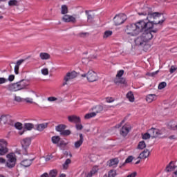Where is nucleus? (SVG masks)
<instances>
[{"mask_svg": "<svg viewBox=\"0 0 177 177\" xmlns=\"http://www.w3.org/2000/svg\"><path fill=\"white\" fill-rule=\"evenodd\" d=\"M124 70H120L119 71H118L117 74H116V78H121V77H122V75H124Z\"/></svg>", "mask_w": 177, "mask_h": 177, "instance_id": "46", "label": "nucleus"}, {"mask_svg": "<svg viewBox=\"0 0 177 177\" xmlns=\"http://www.w3.org/2000/svg\"><path fill=\"white\" fill-rule=\"evenodd\" d=\"M172 164H174V162H170L169 164L166 167L167 172H171L175 168V167L172 165Z\"/></svg>", "mask_w": 177, "mask_h": 177, "instance_id": "35", "label": "nucleus"}, {"mask_svg": "<svg viewBox=\"0 0 177 177\" xmlns=\"http://www.w3.org/2000/svg\"><path fill=\"white\" fill-rule=\"evenodd\" d=\"M19 66H17V65H15L14 71H15V73L17 75L19 74Z\"/></svg>", "mask_w": 177, "mask_h": 177, "instance_id": "63", "label": "nucleus"}, {"mask_svg": "<svg viewBox=\"0 0 177 177\" xmlns=\"http://www.w3.org/2000/svg\"><path fill=\"white\" fill-rule=\"evenodd\" d=\"M150 156V151L149 149H145L142 153L139 155V158H147Z\"/></svg>", "mask_w": 177, "mask_h": 177, "instance_id": "24", "label": "nucleus"}, {"mask_svg": "<svg viewBox=\"0 0 177 177\" xmlns=\"http://www.w3.org/2000/svg\"><path fill=\"white\" fill-rule=\"evenodd\" d=\"M132 161H133V156H129L126 160L124 161V162L122 165V167H124V165H125V164H129L130 162H132Z\"/></svg>", "mask_w": 177, "mask_h": 177, "instance_id": "37", "label": "nucleus"}, {"mask_svg": "<svg viewBox=\"0 0 177 177\" xmlns=\"http://www.w3.org/2000/svg\"><path fill=\"white\" fill-rule=\"evenodd\" d=\"M113 35V31L111 30H106L104 32V38H109V37H111Z\"/></svg>", "mask_w": 177, "mask_h": 177, "instance_id": "40", "label": "nucleus"}, {"mask_svg": "<svg viewBox=\"0 0 177 177\" xmlns=\"http://www.w3.org/2000/svg\"><path fill=\"white\" fill-rule=\"evenodd\" d=\"M68 121L73 124H81V118L75 115H69L68 116Z\"/></svg>", "mask_w": 177, "mask_h": 177, "instance_id": "12", "label": "nucleus"}, {"mask_svg": "<svg viewBox=\"0 0 177 177\" xmlns=\"http://www.w3.org/2000/svg\"><path fill=\"white\" fill-rule=\"evenodd\" d=\"M97 171H99V167H97V166H94L90 172L82 173L81 174V177H92L93 175L97 174Z\"/></svg>", "mask_w": 177, "mask_h": 177, "instance_id": "11", "label": "nucleus"}, {"mask_svg": "<svg viewBox=\"0 0 177 177\" xmlns=\"http://www.w3.org/2000/svg\"><path fill=\"white\" fill-rule=\"evenodd\" d=\"M41 74H43V75H48L49 74V71L48 68L41 69Z\"/></svg>", "mask_w": 177, "mask_h": 177, "instance_id": "54", "label": "nucleus"}, {"mask_svg": "<svg viewBox=\"0 0 177 177\" xmlns=\"http://www.w3.org/2000/svg\"><path fill=\"white\" fill-rule=\"evenodd\" d=\"M68 143L66 142L64 140H62L59 142V144L58 145V146L59 147H62V146H67Z\"/></svg>", "mask_w": 177, "mask_h": 177, "instance_id": "60", "label": "nucleus"}, {"mask_svg": "<svg viewBox=\"0 0 177 177\" xmlns=\"http://www.w3.org/2000/svg\"><path fill=\"white\" fill-rule=\"evenodd\" d=\"M138 147V149L143 150V149H145L146 147V143L145 142V141L140 142Z\"/></svg>", "mask_w": 177, "mask_h": 177, "instance_id": "44", "label": "nucleus"}, {"mask_svg": "<svg viewBox=\"0 0 177 177\" xmlns=\"http://www.w3.org/2000/svg\"><path fill=\"white\" fill-rule=\"evenodd\" d=\"M19 2L17 0H10L8 1L9 6H17Z\"/></svg>", "mask_w": 177, "mask_h": 177, "instance_id": "41", "label": "nucleus"}, {"mask_svg": "<svg viewBox=\"0 0 177 177\" xmlns=\"http://www.w3.org/2000/svg\"><path fill=\"white\" fill-rule=\"evenodd\" d=\"M106 103H113V102H114V100L111 97H106Z\"/></svg>", "mask_w": 177, "mask_h": 177, "instance_id": "56", "label": "nucleus"}, {"mask_svg": "<svg viewBox=\"0 0 177 177\" xmlns=\"http://www.w3.org/2000/svg\"><path fill=\"white\" fill-rule=\"evenodd\" d=\"M24 127L26 131H32L34 129V124L32 123H25Z\"/></svg>", "mask_w": 177, "mask_h": 177, "instance_id": "28", "label": "nucleus"}, {"mask_svg": "<svg viewBox=\"0 0 177 177\" xmlns=\"http://www.w3.org/2000/svg\"><path fill=\"white\" fill-rule=\"evenodd\" d=\"M93 117H96V112H91L90 113H87L85 115V120H89L91 118H93Z\"/></svg>", "mask_w": 177, "mask_h": 177, "instance_id": "32", "label": "nucleus"}, {"mask_svg": "<svg viewBox=\"0 0 177 177\" xmlns=\"http://www.w3.org/2000/svg\"><path fill=\"white\" fill-rule=\"evenodd\" d=\"M142 139L145 140H147V139H150L151 138V134L149 132V130L147 133H145L144 134H142Z\"/></svg>", "mask_w": 177, "mask_h": 177, "instance_id": "38", "label": "nucleus"}, {"mask_svg": "<svg viewBox=\"0 0 177 177\" xmlns=\"http://www.w3.org/2000/svg\"><path fill=\"white\" fill-rule=\"evenodd\" d=\"M87 80L89 82L97 81V74L93 71H88L87 73Z\"/></svg>", "mask_w": 177, "mask_h": 177, "instance_id": "8", "label": "nucleus"}, {"mask_svg": "<svg viewBox=\"0 0 177 177\" xmlns=\"http://www.w3.org/2000/svg\"><path fill=\"white\" fill-rule=\"evenodd\" d=\"M24 100L26 103H32V98L27 97Z\"/></svg>", "mask_w": 177, "mask_h": 177, "instance_id": "62", "label": "nucleus"}, {"mask_svg": "<svg viewBox=\"0 0 177 177\" xmlns=\"http://www.w3.org/2000/svg\"><path fill=\"white\" fill-rule=\"evenodd\" d=\"M135 44L137 46H142V45H145L146 46V41H145L143 36H140L137 37L135 39Z\"/></svg>", "mask_w": 177, "mask_h": 177, "instance_id": "17", "label": "nucleus"}, {"mask_svg": "<svg viewBox=\"0 0 177 177\" xmlns=\"http://www.w3.org/2000/svg\"><path fill=\"white\" fill-rule=\"evenodd\" d=\"M139 16H147L146 19L149 21H151V20H156V19H158V17H161V13L160 12H151V8L146 7L145 11L142 12H138Z\"/></svg>", "mask_w": 177, "mask_h": 177, "instance_id": "3", "label": "nucleus"}, {"mask_svg": "<svg viewBox=\"0 0 177 177\" xmlns=\"http://www.w3.org/2000/svg\"><path fill=\"white\" fill-rule=\"evenodd\" d=\"M102 107H103V110L104 111H107V110H109V109H111V107L114 108L115 106H114V105H111V106H110V105H103Z\"/></svg>", "mask_w": 177, "mask_h": 177, "instance_id": "52", "label": "nucleus"}, {"mask_svg": "<svg viewBox=\"0 0 177 177\" xmlns=\"http://www.w3.org/2000/svg\"><path fill=\"white\" fill-rule=\"evenodd\" d=\"M40 177H49V174L44 173L40 176Z\"/></svg>", "mask_w": 177, "mask_h": 177, "instance_id": "64", "label": "nucleus"}, {"mask_svg": "<svg viewBox=\"0 0 177 177\" xmlns=\"http://www.w3.org/2000/svg\"><path fill=\"white\" fill-rule=\"evenodd\" d=\"M82 128H84L82 124H80V123L76 124V129H77V131H81V129H82Z\"/></svg>", "mask_w": 177, "mask_h": 177, "instance_id": "61", "label": "nucleus"}, {"mask_svg": "<svg viewBox=\"0 0 177 177\" xmlns=\"http://www.w3.org/2000/svg\"><path fill=\"white\" fill-rule=\"evenodd\" d=\"M126 96L129 102H133V93L132 91L128 92Z\"/></svg>", "mask_w": 177, "mask_h": 177, "instance_id": "36", "label": "nucleus"}, {"mask_svg": "<svg viewBox=\"0 0 177 177\" xmlns=\"http://www.w3.org/2000/svg\"><path fill=\"white\" fill-rule=\"evenodd\" d=\"M95 110H96V115L98 113H102V111H103V106L102 105H97L95 106Z\"/></svg>", "mask_w": 177, "mask_h": 177, "instance_id": "45", "label": "nucleus"}, {"mask_svg": "<svg viewBox=\"0 0 177 177\" xmlns=\"http://www.w3.org/2000/svg\"><path fill=\"white\" fill-rule=\"evenodd\" d=\"M51 140H52V142L54 144V145H57V143H59L60 142V137L59 136H53L51 138Z\"/></svg>", "mask_w": 177, "mask_h": 177, "instance_id": "33", "label": "nucleus"}, {"mask_svg": "<svg viewBox=\"0 0 177 177\" xmlns=\"http://www.w3.org/2000/svg\"><path fill=\"white\" fill-rule=\"evenodd\" d=\"M23 63H24V59H19L17 62L16 65L18 67H20V66H21V64H23Z\"/></svg>", "mask_w": 177, "mask_h": 177, "instance_id": "57", "label": "nucleus"}, {"mask_svg": "<svg viewBox=\"0 0 177 177\" xmlns=\"http://www.w3.org/2000/svg\"><path fill=\"white\" fill-rule=\"evenodd\" d=\"M167 86V82H163L159 84L158 85V89H164Z\"/></svg>", "mask_w": 177, "mask_h": 177, "instance_id": "48", "label": "nucleus"}, {"mask_svg": "<svg viewBox=\"0 0 177 177\" xmlns=\"http://www.w3.org/2000/svg\"><path fill=\"white\" fill-rule=\"evenodd\" d=\"M47 100L48 102H56V100H57V98L55 97H49L47 98Z\"/></svg>", "mask_w": 177, "mask_h": 177, "instance_id": "58", "label": "nucleus"}, {"mask_svg": "<svg viewBox=\"0 0 177 177\" xmlns=\"http://www.w3.org/2000/svg\"><path fill=\"white\" fill-rule=\"evenodd\" d=\"M169 128L173 129V131H177V122L175 121H171L169 123Z\"/></svg>", "mask_w": 177, "mask_h": 177, "instance_id": "29", "label": "nucleus"}, {"mask_svg": "<svg viewBox=\"0 0 177 177\" xmlns=\"http://www.w3.org/2000/svg\"><path fill=\"white\" fill-rule=\"evenodd\" d=\"M8 82V79L5 77H0V85H2V84H6Z\"/></svg>", "mask_w": 177, "mask_h": 177, "instance_id": "55", "label": "nucleus"}, {"mask_svg": "<svg viewBox=\"0 0 177 177\" xmlns=\"http://www.w3.org/2000/svg\"><path fill=\"white\" fill-rule=\"evenodd\" d=\"M15 127L16 128V129H18L19 131L23 129V124L17 122L15 124Z\"/></svg>", "mask_w": 177, "mask_h": 177, "instance_id": "43", "label": "nucleus"}, {"mask_svg": "<svg viewBox=\"0 0 177 177\" xmlns=\"http://www.w3.org/2000/svg\"><path fill=\"white\" fill-rule=\"evenodd\" d=\"M149 132L151 138H158L162 135V131L156 128H151L149 129Z\"/></svg>", "mask_w": 177, "mask_h": 177, "instance_id": "9", "label": "nucleus"}, {"mask_svg": "<svg viewBox=\"0 0 177 177\" xmlns=\"http://www.w3.org/2000/svg\"><path fill=\"white\" fill-rule=\"evenodd\" d=\"M66 128H67V126H66V124H59L55 127V130L57 131V132L62 133L63 132V131H64V129H66Z\"/></svg>", "mask_w": 177, "mask_h": 177, "instance_id": "27", "label": "nucleus"}, {"mask_svg": "<svg viewBox=\"0 0 177 177\" xmlns=\"http://www.w3.org/2000/svg\"><path fill=\"white\" fill-rule=\"evenodd\" d=\"M76 15H65L63 17H62V20L63 21H64L65 23H73V24H75L77 23V19L75 18Z\"/></svg>", "mask_w": 177, "mask_h": 177, "instance_id": "10", "label": "nucleus"}, {"mask_svg": "<svg viewBox=\"0 0 177 177\" xmlns=\"http://www.w3.org/2000/svg\"><path fill=\"white\" fill-rule=\"evenodd\" d=\"M142 36L144 39V41H145V42H147L150 41V39H153V33H151V32H149V30L147 31H144Z\"/></svg>", "mask_w": 177, "mask_h": 177, "instance_id": "14", "label": "nucleus"}, {"mask_svg": "<svg viewBox=\"0 0 177 177\" xmlns=\"http://www.w3.org/2000/svg\"><path fill=\"white\" fill-rule=\"evenodd\" d=\"M76 77H77V72L75 71L67 73L64 77V82L62 83V86H66L68 81H71V80H74V78H75Z\"/></svg>", "mask_w": 177, "mask_h": 177, "instance_id": "7", "label": "nucleus"}, {"mask_svg": "<svg viewBox=\"0 0 177 177\" xmlns=\"http://www.w3.org/2000/svg\"><path fill=\"white\" fill-rule=\"evenodd\" d=\"M14 100H15V102H17L18 103H20V102H23V98H21V97H20V96L15 95Z\"/></svg>", "mask_w": 177, "mask_h": 177, "instance_id": "47", "label": "nucleus"}, {"mask_svg": "<svg viewBox=\"0 0 177 177\" xmlns=\"http://www.w3.org/2000/svg\"><path fill=\"white\" fill-rule=\"evenodd\" d=\"M129 131H131V126L129 124H125L120 129V135L122 136H127L129 133Z\"/></svg>", "mask_w": 177, "mask_h": 177, "instance_id": "13", "label": "nucleus"}, {"mask_svg": "<svg viewBox=\"0 0 177 177\" xmlns=\"http://www.w3.org/2000/svg\"><path fill=\"white\" fill-rule=\"evenodd\" d=\"M126 20H127V15H125V14H120V15H116L113 18V21L115 26H121V24H124Z\"/></svg>", "mask_w": 177, "mask_h": 177, "instance_id": "6", "label": "nucleus"}, {"mask_svg": "<svg viewBox=\"0 0 177 177\" xmlns=\"http://www.w3.org/2000/svg\"><path fill=\"white\" fill-rule=\"evenodd\" d=\"M69 164H71V160L68 158L66 160L64 163L62 165L63 169H68Z\"/></svg>", "mask_w": 177, "mask_h": 177, "instance_id": "30", "label": "nucleus"}, {"mask_svg": "<svg viewBox=\"0 0 177 177\" xmlns=\"http://www.w3.org/2000/svg\"><path fill=\"white\" fill-rule=\"evenodd\" d=\"M125 32L130 37H133V24H129L126 26Z\"/></svg>", "mask_w": 177, "mask_h": 177, "instance_id": "15", "label": "nucleus"}, {"mask_svg": "<svg viewBox=\"0 0 177 177\" xmlns=\"http://www.w3.org/2000/svg\"><path fill=\"white\" fill-rule=\"evenodd\" d=\"M177 70V66H171L169 70L170 74H174L175 71Z\"/></svg>", "mask_w": 177, "mask_h": 177, "instance_id": "53", "label": "nucleus"}, {"mask_svg": "<svg viewBox=\"0 0 177 177\" xmlns=\"http://www.w3.org/2000/svg\"><path fill=\"white\" fill-rule=\"evenodd\" d=\"M154 100H157V95L156 94H149L146 97V101L148 103H151L154 102Z\"/></svg>", "mask_w": 177, "mask_h": 177, "instance_id": "23", "label": "nucleus"}, {"mask_svg": "<svg viewBox=\"0 0 177 177\" xmlns=\"http://www.w3.org/2000/svg\"><path fill=\"white\" fill-rule=\"evenodd\" d=\"M114 82L116 85H120V84L122 86H127V80L124 77L116 78Z\"/></svg>", "mask_w": 177, "mask_h": 177, "instance_id": "20", "label": "nucleus"}, {"mask_svg": "<svg viewBox=\"0 0 177 177\" xmlns=\"http://www.w3.org/2000/svg\"><path fill=\"white\" fill-rule=\"evenodd\" d=\"M21 144L24 149H27V147H28V146L31 145V138H24V140H21Z\"/></svg>", "mask_w": 177, "mask_h": 177, "instance_id": "19", "label": "nucleus"}, {"mask_svg": "<svg viewBox=\"0 0 177 177\" xmlns=\"http://www.w3.org/2000/svg\"><path fill=\"white\" fill-rule=\"evenodd\" d=\"M88 32H80L77 35L80 38H85L86 35H88Z\"/></svg>", "mask_w": 177, "mask_h": 177, "instance_id": "51", "label": "nucleus"}, {"mask_svg": "<svg viewBox=\"0 0 177 177\" xmlns=\"http://www.w3.org/2000/svg\"><path fill=\"white\" fill-rule=\"evenodd\" d=\"M61 13H62V15H67V13H68V8H67V6H66V5L62 6Z\"/></svg>", "mask_w": 177, "mask_h": 177, "instance_id": "31", "label": "nucleus"}, {"mask_svg": "<svg viewBox=\"0 0 177 177\" xmlns=\"http://www.w3.org/2000/svg\"><path fill=\"white\" fill-rule=\"evenodd\" d=\"M71 134V131L70 130H64L62 133L61 135H64L66 136H68V135Z\"/></svg>", "mask_w": 177, "mask_h": 177, "instance_id": "50", "label": "nucleus"}, {"mask_svg": "<svg viewBox=\"0 0 177 177\" xmlns=\"http://www.w3.org/2000/svg\"><path fill=\"white\" fill-rule=\"evenodd\" d=\"M1 122H3V124H8V118H9V115H2L0 116Z\"/></svg>", "mask_w": 177, "mask_h": 177, "instance_id": "34", "label": "nucleus"}, {"mask_svg": "<svg viewBox=\"0 0 177 177\" xmlns=\"http://www.w3.org/2000/svg\"><path fill=\"white\" fill-rule=\"evenodd\" d=\"M7 80H8V81H10V82H12L15 81V75H10Z\"/></svg>", "mask_w": 177, "mask_h": 177, "instance_id": "59", "label": "nucleus"}, {"mask_svg": "<svg viewBox=\"0 0 177 177\" xmlns=\"http://www.w3.org/2000/svg\"><path fill=\"white\" fill-rule=\"evenodd\" d=\"M39 57L41 60H48V59H50V55L46 53H41Z\"/></svg>", "mask_w": 177, "mask_h": 177, "instance_id": "26", "label": "nucleus"}, {"mask_svg": "<svg viewBox=\"0 0 177 177\" xmlns=\"http://www.w3.org/2000/svg\"><path fill=\"white\" fill-rule=\"evenodd\" d=\"M48 128V123L39 124L36 125L37 131H39V132H42L44 129Z\"/></svg>", "mask_w": 177, "mask_h": 177, "instance_id": "25", "label": "nucleus"}, {"mask_svg": "<svg viewBox=\"0 0 177 177\" xmlns=\"http://www.w3.org/2000/svg\"><path fill=\"white\" fill-rule=\"evenodd\" d=\"M117 176V171L115 170H111L109 171L108 177H115Z\"/></svg>", "mask_w": 177, "mask_h": 177, "instance_id": "42", "label": "nucleus"}, {"mask_svg": "<svg viewBox=\"0 0 177 177\" xmlns=\"http://www.w3.org/2000/svg\"><path fill=\"white\" fill-rule=\"evenodd\" d=\"M164 21H165V19H161L158 21V22L147 20V19L140 20L135 24L136 28L134 29V35H138V34L145 31H149V30L154 28V26L162 24Z\"/></svg>", "mask_w": 177, "mask_h": 177, "instance_id": "1", "label": "nucleus"}, {"mask_svg": "<svg viewBox=\"0 0 177 177\" xmlns=\"http://www.w3.org/2000/svg\"><path fill=\"white\" fill-rule=\"evenodd\" d=\"M85 14L87 16V21L88 23H92L93 19H95V14L91 13L89 10H85Z\"/></svg>", "mask_w": 177, "mask_h": 177, "instance_id": "22", "label": "nucleus"}, {"mask_svg": "<svg viewBox=\"0 0 177 177\" xmlns=\"http://www.w3.org/2000/svg\"><path fill=\"white\" fill-rule=\"evenodd\" d=\"M34 160H35V158H32V159H24V160H22L20 163V165L22 167H24L25 168H28V167H30L31 165L32 164V161H34Z\"/></svg>", "mask_w": 177, "mask_h": 177, "instance_id": "16", "label": "nucleus"}, {"mask_svg": "<svg viewBox=\"0 0 177 177\" xmlns=\"http://www.w3.org/2000/svg\"><path fill=\"white\" fill-rule=\"evenodd\" d=\"M6 167L8 168H15L17 161V159H16V155L14 153H10L6 156Z\"/></svg>", "mask_w": 177, "mask_h": 177, "instance_id": "4", "label": "nucleus"}, {"mask_svg": "<svg viewBox=\"0 0 177 177\" xmlns=\"http://www.w3.org/2000/svg\"><path fill=\"white\" fill-rule=\"evenodd\" d=\"M8 152V141L5 139H0V156H5Z\"/></svg>", "mask_w": 177, "mask_h": 177, "instance_id": "5", "label": "nucleus"}, {"mask_svg": "<svg viewBox=\"0 0 177 177\" xmlns=\"http://www.w3.org/2000/svg\"><path fill=\"white\" fill-rule=\"evenodd\" d=\"M48 176L49 177L57 176V171L56 169H53V170L50 171Z\"/></svg>", "mask_w": 177, "mask_h": 177, "instance_id": "39", "label": "nucleus"}, {"mask_svg": "<svg viewBox=\"0 0 177 177\" xmlns=\"http://www.w3.org/2000/svg\"><path fill=\"white\" fill-rule=\"evenodd\" d=\"M157 74H158V71L152 73H147V75H148L149 77H156Z\"/></svg>", "mask_w": 177, "mask_h": 177, "instance_id": "49", "label": "nucleus"}, {"mask_svg": "<svg viewBox=\"0 0 177 177\" xmlns=\"http://www.w3.org/2000/svg\"><path fill=\"white\" fill-rule=\"evenodd\" d=\"M28 85H30L28 80H21L16 83L9 84L8 91H10V92L23 91V89H27V86H28Z\"/></svg>", "mask_w": 177, "mask_h": 177, "instance_id": "2", "label": "nucleus"}, {"mask_svg": "<svg viewBox=\"0 0 177 177\" xmlns=\"http://www.w3.org/2000/svg\"><path fill=\"white\" fill-rule=\"evenodd\" d=\"M118 158H115L113 159H111L107 162L108 167H112L113 168H115L117 165H118Z\"/></svg>", "mask_w": 177, "mask_h": 177, "instance_id": "18", "label": "nucleus"}, {"mask_svg": "<svg viewBox=\"0 0 177 177\" xmlns=\"http://www.w3.org/2000/svg\"><path fill=\"white\" fill-rule=\"evenodd\" d=\"M82 143H84V136L82 133H80V140L76 141L74 144L75 149H80V147L82 146Z\"/></svg>", "mask_w": 177, "mask_h": 177, "instance_id": "21", "label": "nucleus"}]
</instances>
